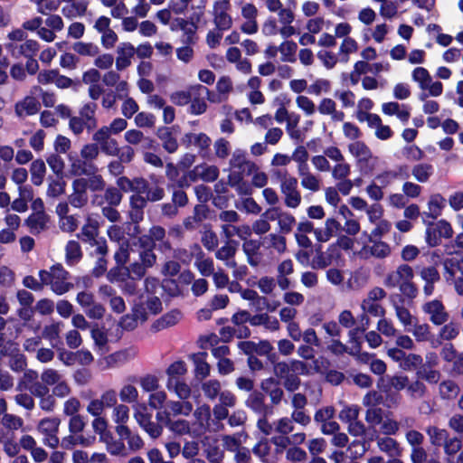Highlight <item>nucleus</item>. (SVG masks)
<instances>
[{"instance_id": "1", "label": "nucleus", "mask_w": 463, "mask_h": 463, "mask_svg": "<svg viewBox=\"0 0 463 463\" xmlns=\"http://www.w3.org/2000/svg\"><path fill=\"white\" fill-rule=\"evenodd\" d=\"M413 279V269L406 263H402L386 274L383 285L387 288H398L403 298L413 300L419 294Z\"/></svg>"}, {"instance_id": "2", "label": "nucleus", "mask_w": 463, "mask_h": 463, "mask_svg": "<svg viewBox=\"0 0 463 463\" xmlns=\"http://www.w3.org/2000/svg\"><path fill=\"white\" fill-rule=\"evenodd\" d=\"M387 297L386 290L379 286L372 288L362 299L360 307L366 315L376 317H383L386 314L385 307L381 302Z\"/></svg>"}, {"instance_id": "3", "label": "nucleus", "mask_w": 463, "mask_h": 463, "mask_svg": "<svg viewBox=\"0 0 463 463\" xmlns=\"http://www.w3.org/2000/svg\"><path fill=\"white\" fill-rule=\"evenodd\" d=\"M347 149L362 167L372 170L378 161V157L373 156L371 148L364 141L356 140L351 142L348 144Z\"/></svg>"}, {"instance_id": "4", "label": "nucleus", "mask_w": 463, "mask_h": 463, "mask_svg": "<svg viewBox=\"0 0 463 463\" xmlns=\"http://www.w3.org/2000/svg\"><path fill=\"white\" fill-rule=\"evenodd\" d=\"M421 309L434 326H441L449 320V313L441 300L427 301L422 305Z\"/></svg>"}, {"instance_id": "5", "label": "nucleus", "mask_w": 463, "mask_h": 463, "mask_svg": "<svg viewBox=\"0 0 463 463\" xmlns=\"http://www.w3.org/2000/svg\"><path fill=\"white\" fill-rule=\"evenodd\" d=\"M215 94L212 93L209 89L201 84L193 86V97L190 101V113L194 115H201L205 112L207 104L205 99L211 102H215Z\"/></svg>"}, {"instance_id": "6", "label": "nucleus", "mask_w": 463, "mask_h": 463, "mask_svg": "<svg viewBox=\"0 0 463 463\" xmlns=\"http://www.w3.org/2000/svg\"><path fill=\"white\" fill-rule=\"evenodd\" d=\"M238 430H233V452H235V459L237 463H250V449L244 446L248 443L249 437L245 433L240 423L236 425Z\"/></svg>"}, {"instance_id": "7", "label": "nucleus", "mask_w": 463, "mask_h": 463, "mask_svg": "<svg viewBox=\"0 0 463 463\" xmlns=\"http://www.w3.org/2000/svg\"><path fill=\"white\" fill-rule=\"evenodd\" d=\"M262 217L270 221H277L282 233H289L296 223V218L290 213L283 211L279 207L269 208L262 213Z\"/></svg>"}, {"instance_id": "8", "label": "nucleus", "mask_w": 463, "mask_h": 463, "mask_svg": "<svg viewBox=\"0 0 463 463\" xmlns=\"http://www.w3.org/2000/svg\"><path fill=\"white\" fill-rule=\"evenodd\" d=\"M51 269L52 276V290L56 295H63L73 288V284L67 281L70 278L69 271L61 263L52 265Z\"/></svg>"}, {"instance_id": "9", "label": "nucleus", "mask_w": 463, "mask_h": 463, "mask_svg": "<svg viewBox=\"0 0 463 463\" xmlns=\"http://www.w3.org/2000/svg\"><path fill=\"white\" fill-rule=\"evenodd\" d=\"M298 179H288L279 185L280 193L283 195L284 204L288 208L296 209L302 202L301 193L298 188Z\"/></svg>"}, {"instance_id": "10", "label": "nucleus", "mask_w": 463, "mask_h": 463, "mask_svg": "<svg viewBox=\"0 0 463 463\" xmlns=\"http://www.w3.org/2000/svg\"><path fill=\"white\" fill-rule=\"evenodd\" d=\"M258 169L256 164L249 160L244 155L237 154L233 156V181L238 179L242 181L245 176H249Z\"/></svg>"}, {"instance_id": "11", "label": "nucleus", "mask_w": 463, "mask_h": 463, "mask_svg": "<svg viewBox=\"0 0 463 463\" xmlns=\"http://www.w3.org/2000/svg\"><path fill=\"white\" fill-rule=\"evenodd\" d=\"M412 328L409 331L412 334L416 342L430 344L431 347L437 348L440 345V341L435 340L434 335L431 332L430 326L427 323H420L418 319L411 325Z\"/></svg>"}, {"instance_id": "12", "label": "nucleus", "mask_w": 463, "mask_h": 463, "mask_svg": "<svg viewBox=\"0 0 463 463\" xmlns=\"http://www.w3.org/2000/svg\"><path fill=\"white\" fill-rule=\"evenodd\" d=\"M306 440V434L304 432H296L290 436L278 435L270 439L271 444L275 446V451L277 453H282L284 450L287 451L291 445H300Z\"/></svg>"}, {"instance_id": "13", "label": "nucleus", "mask_w": 463, "mask_h": 463, "mask_svg": "<svg viewBox=\"0 0 463 463\" xmlns=\"http://www.w3.org/2000/svg\"><path fill=\"white\" fill-rule=\"evenodd\" d=\"M317 110L320 115L329 117L332 122H343L345 119V113L337 109L336 102L330 98H323L318 105Z\"/></svg>"}, {"instance_id": "14", "label": "nucleus", "mask_w": 463, "mask_h": 463, "mask_svg": "<svg viewBox=\"0 0 463 463\" xmlns=\"http://www.w3.org/2000/svg\"><path fill=\"white\" fill-rule=\"evenodd\" d=\"M257 14L258 10L252 4H246L241 7V15L246 19L241 25L242 32L251 34L258 31Z\"/></svg>"}, {"instance_id": "15", "label": "nucleus", "mask_w": 463, "mask_h": 463, "mask_svg": "<svg viewBox=\"0 0 463 463\" xmlns=\"http://www.w3.org/2000/svg\"><path fill=\"white\" fill-rule=\"evenodd\" d=\"M261 390L269 396L273 405L281 402L284 397V391L280 387L279 382L270 377L262 381L260 384Z\"/></svg>"}, {"instance_id": "16", "label": "nucleus", "mask_w": 463, "mask_h": 463, "mask_svg": "<svg viewBox=\"0 0 463 463\" xmlns=\"http://www.w3.org/2000/svg\"><path fill=\"white\" fill-rule=\"evenodd\" d=\"M117 184L120 191H132L137 194H143V192L146 191L147 180L144 177L129 179L127 176H120L117 180Z\"/></svg>"}, {"instance_id": "17", "label": "nucleus", "mask_w": 463, "mask_h": 463, "mask_svg": "<svg viewBox=\"0 0 463 463\" xmlns=\"http://www.w3.org/2000/svg\"><path fill=\"white\" fill-rule=\"evenodd\" d=\"M136 49L130 43H122L118 47V57L116 59V68L118 71H123L131 64V58L134 56Z\"/></svg>"}, {"instance_id": "18", "label": "nucleus", "mask_w": 463, "mask_h": 463, "mask_svg": "<svg viewBox=\"0 0 463 463\" xmlns=\"http://www.w3.org/2000/svg\"><path fill=\"white\" fill-rule=\"evenodd\" d=\"M396 296L392 295L390 297V301L392 303V306L395 311V315L399 322L405 327L408 328L409 326H411V325L414 324V322L417 320V317H415L411 311L404 307L402 303L397 302L394 298Z\"/></svg>"}, {"instance_id": "19", "label": "nucleus", "mask_w": 463, "mask_h": 463, "mask_svg": "<svg viewBox=\"0 0 463 463\" xmlns=\"http://www.w3.org/2000/svg\"><path fill=\"white\" fill-rule=\"evenodd\" d=\"M298 173L300 177L301 186L304 189L308 190L312 193H317L321 189V178L318 175L313 174L309 170V168L298 171Z\"/></svg>"}, {"instance_id": "20", "label": "nucleus", "mask_w": 463, "mask_h": 463, "mask_svg": "<svg viewBox=\"0 0 463 463\" xmlns=\"http://www.w3.org/2000/svg\"><path fill=\"white\" fill-rule=\"evenodd\" d=\"M156 136L162 142L163 148L169 154H173L178 149V142L174 137L172 128L169 127H159L156 130Z\"/></svg>"}, {"instance_id": "21", "label": "nucleus", "mask_w": 463, "mask_h": 463, "mask_svg": "<svg viewBox=\"0 0 463 463\" xmlns=\"http://www.w3.org/2000/svg\"><path fill=\"white\" fill-rule=\"evenodd\" d=\"M40 109V102L31 96L25 97L22 101L17 102L14 107L15 113L19 117L35 115Z\"/></svg>"}, {"instance_id": "22", "label": "nucleus", "mask_w": 463, "mask_h": 463, "mask_svg": "<svg viewBox=\"0 0 463 463\" xmlns=\"http://www.w3.org/2000/svg\"><path fill=\"white\" fill-rule=\"evenodd\" d=\"M378 449L388 456L396 458L401 456L402 449L398 441L389 436L376 437Z\"/></svg>"}, {"instance_id": "23", "label": "nucleus", "mask_w": 463, "mask_h": 463, "mask_svg": "<svg viewBox=\"0 0 463 463\" xmlns=\"http://www.w3.org/2000/svg\"><path fill=\"white\" fill-rule=\"evenodd\" d=\"M156 418L159 421L165 420V425L175 433L183 435L190 432V426L185 420H171L169 412H157Z\"/></svg>"}, {"instance_id": "24", "label": "nucleus", "mask_w": 463, "mask_h": 463, "mask_svg": "<svg viewBox=\"0 0 463 463\" xmlns=\"http://www.w3.org/2000/svg\"><path fill=\"white\" fill-rule=\"evenodd\" d=\"M446 204V199L440 194H433L427 203L428 211L424 214L433 220L439 217Z\"/></svg>"}, {"instance_id": "25", "label": "nucleus", "mask_w": 463, "mask_h": 463, "mask_svg": "<svg viewBox=\"0 0 463 463\" xmlns=\"http://www.w3.org/2000/svg\"><path fill=\"white\" fill-rule=\"evenodd\" d=\"M208 354L206 352H198L191 355V359L194 364V374L199 380L206 378L210 373V365L206 362Z\"/></svg>"}, {"instance_id": "26", "label": "nucleus", "mask_w": 463, "mask_h": 463, "mask_svg": "<svg viewBox=\"0 0 463 463\" xmlns=\"http://www.w3.org/2000/svg\"><path fill=\"white\" fill-rule=\"evenodd\" d=\"M460 334V325L457 322L450 321L441 325L439 330L438 337L435 340L440 341V345L443 341L451 342L455 340Z\"/></svg>"}, {"instance_id": "27", "label": "nucleus", "mask_w": 463, "mask_h": 463, "mask_svg": "<svg viewBox=\"0 0 463 463\" xmlns=\"http://www.w3.org/2000/svg\"><path fill=\"white\" fill-rule=\"evenodd\" d=\"M390 70L389 63L376 62L370 64L364 61H358L354 63V72L357 75L366 74L368 72L379 74L382 71H388Z\"/></svg>"}, {"instance_id": "28", "label": "nucleus", "mask_w": 463, "mask_h": 463, "mask_svg": "<svg viewBox=\"0 0 463 463\" xmlns=\"http://www.w3.org/2000/svg\"><path fill=\"white\" fill-rule=\"evenodd\" d=\"M411 171L416 182L425 184L428 183L433 175L434 167L429 163H419L412 165Z\"/></svg>"}, {"instance_id": "29", "label": "nucleus", "mask_w": 463, "mask_h": 463, "mask_svg": "<svg viewBox=\"0 0 463 463\" xmlns=\"http://www.w3.org/2000/svg\"><path fill=\"white\" fill-rule=\"evenodd\" d=\"M382 110L387 116L396 115L402 122H407L411 116L410 111L404 105H401L395 101L383 103Z\"/></svg>"}, {"instance_id": "30", "label": "nucleus", "mask_w": 463, "mask_h": 463, "mask_svg": "<svg viewBox=\"0 0 463 463\" xmlns=\"http://www.w3.org/2000/svg\"><path fill=\"white\" fill-rule=\"evenodd\" d=\"M5 326L6 320L0 316V354L3 356L18 351V343L11 339L6 340L5 334L3 333Z\"/></svg>"}, {"instance_id": "31", "label": "nucleus", "mask_w": 463, "mask_h": 463, "mask_svg": "<svg viewBox=\"0 0 463 463\" xmlns=\"http://www.w3.org/2000/svg\"><path fill=\"white\" fill-rule=\"evenodd\" d=\"M180 318L181 312L178 309H173L156 320L153 323L152 327L155 331H160L176 325Z\"/></svg>"}, {"instance_id": "32", "label": "nucleus", "mask_w": 463, "mask_h": 463, "mask_svg": "<svg viewBox=\"0 0 463 463\" xmlns=\"http://www.w3.org/2000/svg\"><path fill=\"white\" fill-rule=\"evenodd\" d=\"M186 373L187 367L183 360H178L172 363L166 369V374L168 376L166 383L167 389L171 391L172 382L180 380L181 377L184 376Z\"/></svg>"}, {"instance_id": "33", "label": "nucleus", "mask_w": 463, "mask_h": 463, "mask_svg": "<svg viewBox=\"0 0 463 463\" xmlns=\"http://www.w3.org/2000/svg\"><path fill=\"white\" fill-rule=\"evenodd\" d=\"M50 217L46 213H33L25 220V224L32 232L36 230L40 232L47 229Z\"/></svg>"}, {"instance_id": "34", "label": "nucleus", "mask_w": 463, "mask_h": 463, "mask_svg": "<svg viewBox=\"0 0 463 463\" xmlns=\"http://www.w3.org/2000/svg\"><path fill=\"white\" fill-rule=\"evenodd\" d=\"M30 173L32 183L36 186L41 185L43 183L46 174V165L44 161L41 158L33 160L30 166Z\"/></svg>"}, {"instance_id": "35", "label": "nucleus", "mask_w": 463, "mask_h": 463, "mask_svg": "<svg viewBox=\"0 0 463 463\" xmlns=\"http://www.w3.org/2000/svg\"><path fill=\"white\" fill-rule=\"evenodd\" d=\"M372 245L364 248V250L377 259H385L392 253L390 245L382 241H371Z\"/></svg>"}, {"instance_id": "36", "label": "nucleus", "mask_w": 463, "mask_h": 463, "mask_svg": "<svg viewBox=\"0 0 463 463\" xmlns=\"http://www.w3.org/2000/svg\"><path fill=\"white\" fill-rule=\"evenodd\" d=\"M250 324L252 326H264L266 329L271 332L278 331L280 327L279 320L266 313L253 316L250 318Z\"/></svg>"}, {"instance_id": "37", "label": "nucleus", "mask_w": 463, "mask_h": 463, "mask_svg": "<svg viewBox=\"0 0 463 463\" xmlns=\"http://www.w3.org/2000/svg\"><path fill=\"white\" fill-rule=\"evenodd\" d=\"M439 395L444 400H453L460 392V388L457 383L452 380H445L440 383Z\"/></svg>"}, {"instance_id": "38", "label": "nucleus", "mask_w": 463, "mask_h": 463, "mask_svg": "<svg viewBox=\"0 0 463 463\" xmlns=\"http://www.w3.org/2000/svg\"><path fill=\"white\" fill-rule=\"evenodd\" d=\"M65 251L66 262L69 265H73L74 263L79 262L82 258L80 245L76 241H69L65 247Z\"/></svg>"}, {"instance_id": "39", "label": "nucleus", "mask_w": 463, "mask_h": 463, "mask_svg": "<svg viewBox=\"0 0 463 463\" xmlns=\"http://www.w3.org/2000/svg\"><path fill=\"white\" fill-rule=\"evenodd\" d=\"M298 45L293 41H285L279 46L280 60L283 62H295Z\"/></svg>"}, {"instance_id": "40", "label": "nucleus", "mask_w": 463, "mask_h": 463, "mask_svg": "<svg viewBox=\"0 0 463 463\" xmlns=\"http://www.w3.org/2000/svg\"><path fill=\"white\" fill-rule=\"evenodd\" d=\"M357 50L358 43L356 41L351 37H345L339 47L340 61L347 62L349 61V55L355 52Z\"/></svg>"}, {"instance_id": "41", "label": "nucleus", "mask_w": 463, "mask_h": 463, "mask_svg": "<svg viewBox=\"0 0 463 463\" xmlns=\"http://www.w3.org/2000/svg\"><path fill=\"white\" fill-rule=\"evenodd\" d=\"M63 178L56 177L53 179L52 176H49L50 183L46 192L49 197L55 198L65 194L67 183Z\"/></svg>"}, {"instance_id": "42", "label": "nucleus", "mask_w": 463, "mask_h": 463, "mask_svg": "<svg viewBox=\"0 0 463 463\" xmlns=\"http://www.w3.org/2000/svg\"><path fill=\"white\" fill-rule=\"evenodd\" d=\"M426 433L430 438V441L434 446L442 445L448 438V432L444 429L436 426H429L426 428Z\"/></svg>"}, {"instance_id": "43", "label": "nucleus", "mask_w": 463, "mask_h": 463, "mask_svg": "<svg viewBox=\"0 0 463 463\" xmlns=\"http://www.w3.org/2000/svg\"><path fill=\"white\" fill-rule=\"evenodd\" d=\"M46 162L56 177H64L65 164L63 159L58 154H51L46 157Z\"/></svg>"}, {"instance_id": "44", "label": "nucleus", "mask_w": 463, "mask_h": 463, "mask_svg": "<svg viewBox=\"0 0 463 463\" xmlns=\"http://www.w3.org/2000/svg\"><path fill=\"white\" fill-rule=\"evenodd\" d=\"M222 230L227 241L225 245L217 250L216 258L219 260H229L232 258V231L230 230L229 224H224Z\"/></svg>"}, {"instance_id": "45", "label": "nucleus", "mask_w": 463, "mask_h": 463, "mask_svg": "<svg viewBox=\"0 0 463 463\" xmlns=\"http://www.w3.org/2000/svg\"><path fill=\"white\" fill-rule=\"evenodd\" d=\"M406 391L411 399H422L427 393V387L421 381H409Z\"/></svg>"}, {"instance_id": "46", "label": "nucleus", "mask_w": 463, "mask_h": 463, "mask_svg": "<svg viewBox=\"0 0 463 463\" xmlns=\"http://www.w3.org/2000/svg\"><path fill=\"white\" fill-rule=\"evenodd\" d=\"M97 170L96 166L88 165L85 160L75 159L71 165V173L73 175H90Z\"/></svg>"}, {"instance_id": "47", "label": "nucleus", "mask_w": 463, "mask_h": 463, "mask_svg": "<svg viewBox=\"0 0 463 463\" xmlns=\"http://www.w3.org/2000/svg\"><path fill=\"white\" fill-rule=\"evenodd\" d=\"M275 432L288 436L295 430L293 420L290 417H282L274 422Z\"/></svg>"}, {"instance_id": "48", "label": "nucleus", "mask_w": 463, "mask_h": 463, "mask_svg": "<svg viewBox=\"0 0 463 463\" xmlns=\"http://www.w3.org/2000/svg\"><path fill=\"white\" fill-rule=\"evenodd\" d=\"M331 175L335 180L348 178L351 174V165L345 160L331 167Z\"/></svg>"}, {"instance_id": "49", "label": "nucleus", "mask_w": 463, "mask_h": 463, "mask_svg": "<svg viewBox=\"0 0 463 463\" xmlns=\"http://www.w3.org/2000/svg\"><path fill=\"white\" fill-rule=\"evenodd\" d=\"M333 254L329 251L317 250L316 256L313 258V267L316 269H325L333 262Z\"/></svg>"}, {"instance_id": "50", "label": "nucleus", "mask_w": 463, "mask_h": 463, "mask_svg": "<svg viewBox=\"0 0 463 463\" xmlns=\"http://www.w3.org/2000/svg\"><path fill=\"white\" fill-rule=\"evenodd\" d=\"M107 278L109 281H120L123 282L125 279H129V270H128L125 265H118L111 268L107 274Z\"/></svg>"}, {"instance_id": "51", "label": "nucleus", "mask_w": 463, "mask_h": 463, "mask_svg": "<svg viewBox=\"0 0 463 463\" xmlns=\"http://www.w3.org/2000/svg\"><path fill=\"white\" fill-rule=\"evenodd\" d=\"M297 107L302 110L306 116L310 117L316 112V105L314 101L307 96L299 95L296 99Z\"/></svg>"}, {"instance_id": "52", "label": "nucleus", "mask_w": 463, "mask_h": 463, "mask_svg": "<svg viewBox=\"0 0 463 463\" xmlns=\"http://www.w3.org/2000/svg\"><path fill=\"white\" fill-rule=\"evenodd\" d=\"M61 420L58 418H44L39 423V429L44 435L58 433Z\"/></svg>"}, {"instance_id": "53", "label": "nucleus", "mask_w": 463, "mask_h": 463, "mask_svg": "<svg viewBox=\"0 0 463 463\" xmlns=\"http://www.w3.org/2000/svg\"><path fill=\"white\" fill-rule=\"evenodd\" d=\"M308 152L303 146H298L293 152L291 159L298 164V171L308 168Z\"/></svg>"}, {"instance_id": "54", "label": "nucleus", "mask_w": 463, "mask_h": 463, "mask_svg": "<svg viewBox=\"0 0 463 463\" xmlns=\"http://www.w3.org/2000/svg\"><path fill=\"white\" fill-rule=\"evenodd\" d=\"M193 97V86L190 87L189 90H179L173 92L170 95V100L176 106H184L190 103Z\"/></svg>"}, {"instance_id": "55", "label": "nucleus", "mask_w": 463, "mask_h": 463, "mask_svg": "<svg viewBox=\"0 0 463 463\" xmlns=\"http://www.w3.org/2000/svg\"><path fill=\"white\" fill-rule=\"evenodd\" d=\"M380 431L384 436L395 435L399 431L398 421L394 419L385 415L381 422Z\"/></svg>"}, {"instance_id": "56", "label": "nucleus", "mask_w": 463, "mask_h": 463, "mask_svg": "<svg viewBox=\"0 0 463 463\" xmlns=\"http://www.w3.org/2000/svg\"><path fill=\"white\" fill-rule=\"evenodd\" d=\"M326 349L335 355H343L344 354H354L352 346H347L338 339H332L327 343Z\"/></svg>"}, {"instance_id": "57", "label": "nucleus", "mask_w": 463, "mask_h": 463, "mask_svg": "<svg viewBox=\"0 0 463 463\" xmlns=\"http://www.w3.org/2000/svg\"><path fill=\"white\" fill-rule=\"evenodd\" d=\"M129 241L124 240L119 243L118 250L114 254V260L118 265H125L129 259Z\"/></svg>"}, {"instance_id": "58", "label": "nucleus", "mask_w": 463, "mask_h": 463, "mask_svg": "<svg viewBox=\"0 0 463 463\" xmlns=\"http://www.w3.org/2000/svg\"><path fill=\"white\" fill-rule=\"evenodd\" d=\"M383 410L380 407L369 408L365 412L366 422L373 427L380 425L383 419Z\"/></svg>"}, {"instance_id": "59", "label": "nucleus", "mask_w": 463, "mask_h": 463, "mask_svg": "<svg viewBox=\"0 0 463 463\" xmlns=\"http://www.w3.org/2000/svg\"><path fill=\"white\" fill-rule=\"evenodd\" d=\"M420 277L424 282L437 283L440 280V274L435 266L423 267L420 270Z\"/></svg>"}, {"instance_id": "60", "label": "nucleus", "mask_w": 463, "mask_h": 463, "mask_svg": "<svg viewBox=\"0 0 463 463\" xmlns=\"http://www.w3.org/2000/svg\"><path fill=\"white\" fill-rule=\"evenodd\" d=\"M376 328L380 334L387 337H393L397 334V329L394 327L392 322L385 318V316L383 317H380L377 322Z\"/></svg>"}, {"instance_id": "61", "label": "nucleus", "mask_w": 463, "mask_h": 463, "mask_svg": "<svg viewBox=\"0 0 463 463\" xmlns=\"http://www.w3.org/2000/svg\"><path fill=\"white\" fill-rule=\"evenodd\" d=\"M161 288L171 298L177 297L181 294L176 279L172 278H165L161 281Z\"/></svg>"}, {"instance_id": "62", "label": "nucleus", "mask_w": 463, "mask_h": 463, "mask_svg": "<svg viewBox=\"0 0 463 463\" xmlns=\"http://www.w3.org/2000/svg\"><path fill=\"white\" fill-rule=\"evenodd\" d=\"M402 191L407 198L415 199L420 196L422 187L415 182L407 180L403 183Z\"/></svg>"}, {"instance_id": "63", "label": "nucleus", "mask_w": 463, "mask_h": 463, "mask_svg": "<svg viewBox=\"0 0 463 463\" xmlns=\"http://www.w3.org/2000/svg\"><path fill=\"white\" fill-rule=\"evenodd\" d=\"M122 194L119 188L115 186H109L105 190L104 199L111 206H118L122 200Z\"/></svg>"}, {"instance_id": "64", "label": "nucleus", "mask_w": 463, "mask_h": 463, "mask_svg": "<svg viewBox=\"0 0 463 463\" xmlns=\"http://www.w3.org/2000/svg\"><path fill=\"white\" fill-rule=\"evenodd\" d=\"M360 408L357 405L345 406L339 412V419L345 423H349L358 419Z\"/></svg>"}]
</instances>
